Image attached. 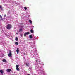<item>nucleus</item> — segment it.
<instances>
[{
	"label": "nucleus",
	"mask_w": 75,
	"mask_h": 75,
	"mask_svg": "<svg viewBox=\"0 0 75 75\" xmlns=\"http://www.w3.org/2000/svg\"><path fill=\"white\" fill-rule=\"evenodd\" d=\"M12 28V25L11 24H9L7 25L6 28L7 30H10Z\"/></svg>",
	"instance_id": "1"
},
{
	"label": "nucleus",
	"mask_w": 75,
	"mask_h": 75,
	"mask_svg": "<svg viewBox=\"0 0 75 75\" xmlns=\"http://www.w3.org/2000/svg\"><path fill=\"white\" fill-rule=\"evenodd\" d=\"M9 53L8 54V56L9 57H11V56L12 55L11 51V50H9Z\"/></svg>",
	"instance_id": "2"
},
{
	"label": "nucleus",
	"mask_w": 75,
	"mask_h": 75,
	"mask_svg": "<svg viewBox=\"0 0 75 75\" xmlns=\"http://www.w3.org/2000/svg\"><path fill=\"white\" fill-rule=\"evenodd\" d=\"M30 34V32H26L24 34V36L25 37L26 36V35H28V34Z\"/></svg>",
	"instance_id": "3"
},
{
	"label": "nucleus",
	"mask_w": 75,
	"mask_h": 75,
	"mask_svg": "<svg viewBox=\"0 0 75 75\" xmlns=\"http://www.w3.org/2000/svg\"><path fill=\"white\" fill-rule=\"evenodd\" d=\"M10 71H11V69H8L6 70V72H10Z\"/></svg>",
	"instance_id": "4"
},
{
	"label": "nucleus",
	"mask_w": 75,
	"mask_h": 75,
	"mask_svg": "<svg viewBox=\"0 0 75 75\" xmlns=\"http://www.w3.org/2000/svg\"><path fill=\"white\" fill-rule=\"evenodd\" d=\"M19 51H20V50H19V48H17L16 50V52L17 54H18V53H19Z\"/></svg>",
	"instance_id": "5"
},
{
	"label": "nucleus",
	"mask_w": 75,
	"mask_h": 75,
	"mask_svg": "<svg viewBox=\"0 0 75 75\" xmlns=\"http://www.w3.org/2000/svg\"><path fill=\"white\" fill-rule=\"evenodd\" d=\"M2 61L4 62H7V60H6L5 59H4Z\"/></svg>",
	"instance_id": "6"
},
{
	"label": "nucleus",
	"mask_w": 75,
	"mask_h": 75,
	"mask_svg": "<svg viewBox=\"0 0 75 75\" xmlns=\"http://www.w3.org/2000/svg\"><path fill=\"white\" fill-rule=\"evenodd\" d=\"M0 72H1V74H3V70H0Z\"/></svg>",
	"instance_id": "7"
},
{
	"label": "nucleus",
	"mask_w": 75,
	"mask_h": 75,
	"mask_svg": "<svg viewBox=\"0 0 75 75\" xmlns=\"http://www.w3.org/2000/svg\"><path fill=\"white\" fill-rule=\"evenodd\" d=\"M29 37H30V38H31V39L32 38H33V36L31 35H30Z\"/></svg>",
	"instance_id": "8"
},
{
	"label": "nucleus",
	"mask_w": 75,
	"mask_h": 75,
	"mask_svg": "<svg viewBox=\"0 0 75 75\" xmlns=\"http://www.w3.org/2000/svg\"><path fill=\"white\" fill-rule=\"evenodd\" d=\"M33 31H34V30H33V29H31L30 30V32H31V33H33Z\"/></svg>",
	"instance_id": "9"
},
{
	"label": "nucleus",
	"mask_w": 75,
	"mask_h": 75,
	"mask_svg": "<svg viewBox=\"0 0 75 75\" xmlns=\"http://www.w3.org/2000/svg\"><path fill=\"white\" fill-rule=\"evenodd\" d=\"M16 70H17V71H19L20 70V69H19L18 67L16 68Z\"/></svg>",
	"instance_id": "10"
},
{
	"label": "nucleus",
	"mask_w": 75,
	"mask_h": 75,
	"mask_svg": "<svg viewBox=\"0 0 75 75\" xmlns=\"http://www.w3.org/2000/svg\"><path fill=\"white\" fill-rule=\"evenodd\" d=\"M26 65L28 67L29 66V65H30V63H26Z\"/></svg>",
	"instance_id": "11"
},
{
	"label": "nucleus",
	"mask_w": 75,
	"mask_h": 75,
	"mask_svg": "<svg viewBox=\"0 0 75 75\" xmlns=\"http://www.w3.org/2000/svg\"><path fill=\"white\" fill-rule=\"evenodd\" d=\"M29 21L30 23V24H32V21H31V20H29Z\"/></svg>",
	"instance_id": "12"
},
{
	"label": "nucleus",
	"mask_w": 75,
	"mask_h": 75,
	"mask_svg": "<svg viewBox=\"0 0 75 75\" xmlns=\"http://www.w3.org/2000/svg\"><path fill=\"white\" fill-rule=\"evenodd\" d=\"M15 44L16 45H18V42H15Z\"/></svg>",
	"instance_id": "13"
},
{
	"label": "nucleus",
	"mask_w": 75,
	"mask_h": 75,
	"mask_svg": "<svg viewBox=\"0 0 75 75\" xmlns=\"http://www.w3.org/2000/svg\"><path fill=\"white\" fill-rule=\"evenodd\" d=\"M15 41H18V38H17V37H16V38Z\"/></svg>",
	"instance_id": "14"
},
{
	"label": "nucleus",
	"mask_w": 75,
	"mask_h": 75,
	"mask_svg": "<svg viewBox=\"0 0 75 75\" xmlns=\"http://www.w3.org/2000/svg\"><path fill=\"white\" fill-rule=\"evenodd\" d=\"M19 67V65H16V68H18Z\"/></svg>",
	"instance_id": "15"
},
{
	"label": "nucleus",
	"mask_w": 75,
	"mask_h": 75,
	"mask_svg": "<svg viewBox=\"0 0 75 75\" xmlns=\"http://www.w3.org/2000/svg\"><path fill=\"white\" fill-rule=\"evenodd\" d=\"M2 8H3V7H2V6H1V5H0V8H1V9H2Z\"/></svg>",
	"instance_id": "16"
},
{
	"label": "nucleus",
	"mask_w": 75,
	"mask_h": 75,
	"mask_svg": "<svg viewBox=\"0 0 75 75\" xmlns=\"http://www.w3.org/2000/svg\"><path fill=\"white\" fill-rule=\"evenodd\" d=\"M22 30H23L22 29H20L19 30V32H20V31H22Z\"/></svg>",
	"instance_id": "17"
},
{
	"label": "nucleus",
	"mask_w": 75,
	"mask_h": 75,
	"mask_svg": "<svg viewBox=\"0 0 75 75\" xmlns=\"http://www.w3.org/2000/svg\"><path fill=\"white\" fill-rule=\"evenodd\" d=\"M24 9H25V10H27V8H26V7H24Z\"/></svg>",
	"instance_id": "18"
},
{
	"label": "nucleus",
	"mask_w": 75,
	"mask_h": 75,
	"mask_svg": "<svg viewBox=\"0 0 75 75\" xmlns=\"http://www.w3.org/2000/svg\"><path fill=\"white\" fill-rule=\"evenodd\" d=\"M0 17L1 18H2V16H1V15H0Z\"/></svg>",
	"instance_id": "19"
},
{
	"label": "nucleus",
	"mask_w": 75,
	"mask_h": 75,
	"mask_svg": "<svg viewBox=\"0 0 75 75\" xmlns=\"http://www.w3.org/2000/svg\"><path fill=\"white\" fill-rule=\"evenodd\" d=\"M20 35L21 36V37H22L23 36V35L22 34H20Z\"/></svg>",
	"instance_id": "20"
},
{
	"label": "nucleus",
	"mask_w": 75,
	"mask_h": 75,
	"mask_svg": "<svg viewBox=\"0 0 75 75\" xmlns=\"http://www.w3.org/2000/svg\"><path fill=\"white\" fill-rule=\"evenodd\" d=\"M4 17H6V15H5L4 16Z\"/></svg>",
	"instance_id": "21"
},
{
	"label": "nucleus",
	"mask_w": 75,
	"mask_h": 75,
	"mask_svg": "<svg viewBox=\"0 0 75 75\" xmlns=\"http://www.w3.org/2000/svg\"><path fill=\"white\" fill-rule=\"evenodd\" d=\"M16 34H17H17H18V33H16Z\"/></svg>",
	"instance_id": "22"
},
{
	"label": "nucleus",
	"mask_w": 75,
	"mask_h": 75,
	"mask_svg": "<svg viewBox=\"0 0 75 75\" xmlns=\"http://www.w3.org/2000/svg\"><path fill=\"white\" fill-rule=\"evenodd\" d=\"M36 62H38V60H36Z\"/></svg>",
	"instance_id": "23"
},
{
	"label": "nucleus",
	"mask_w": 75,
	"mask_h": 75,
	"mask_svg": "<svg viewBox=\"0 0 75 75\" xmlns=\"http://www.w3.org/2000/svg\"><path fill=\"white\" fill-rule=\"evenodd\" d=\"M24 55H25V53H24Z\"/></svg>",
	"instance_id": "24"
},
{
	"label": "nucleus",
	"mask_w": 75,
	"mask_h": 75,
	"mask_svg": "<svg viewBox=\"0 0 75 75\" xmlns=\"http://www.w3.org/2000/svg\"><path fill=\"white\" fill-rule=\"evenodd\" d=\"M28 75H30V74H28Z\"/></svg>",
	"instance_id": "25"
}]
</instances>
